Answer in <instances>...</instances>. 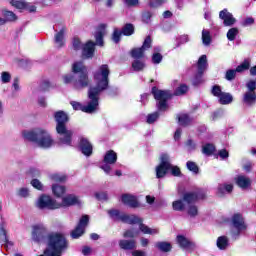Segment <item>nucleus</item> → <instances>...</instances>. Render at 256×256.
I'll return each mask as SVG.
<instances>
[{"mask_svg":"<svg viewBox=\"0 0 256 256\" xmlns=\"http://www.w3.org/2000/svg\"><path fill=\"white\" fill-rule=\"evenodd\" d=\"M109 75H111L109 65L102 64L99 69L93 73L96 86L88 89V99H90V101L86 106H83L81 102L71 101L70 105L73 107L74 111H82L83 113H95V111H97V107H99V95L109 89Z\"/></svg>","mask_w":256,"mask_h":256,"instance_id":"1","label":"nucleus"},{"mask_svg":"<svg viewBox=\"0 0 256 256\" xmlns=\"http://www.w3.org/2000/svg\"><path fill=\"white\" fill-rule=\"evenodd\" d=\"M189 91V86L187 84H180L175 90L174 93L171 90H161L157 86L152 87L151 94L153 95L158 111H167L169 109L168 101L173 99V97H181Z\"/></svg>","mask_w":256,"mask_h":256,"instance_id":"2","label":"nucleus"},{"mask_svg":"<svg viewBox=\"0 0 256 256\" xmlns=\"http://www.w3.org/2000/svg\"><path fill=\"white\" fill-rule=\"evenodd\" d=\"M72 73L78 76L75 78V76L72 74L64 75L63 81L66 85L72 83L74 89H77L78 91L81 89H87V87L91 85V79H89V70L87 69V66L83 64V62H75L72 65Z\"/></svg>","mask_w":256,"mask_h":256,"instance_id":"3","label":"nucleus"},{"mask_svg":"<svg viewBox=\"0 0 256 256\" xmlns=\"http://www.w3.org/2000/svg\"><path fill=\"white\" fill-rule=\"evenodd\" d=\"M54 119L56 122V133L60 135L59 143L61 145H67V147L73 146V130L67 129V123H69V115L59 110L54 113Z\"/></svg>","mask_w":256,"mask_h":256,"instance_id":"4","label":"nucleus"},{"mask_svg":"<svg viewBox=\"0 0 256 256\" xmlns=\"http://www.w3.org/2000/svg\"><path fill=\"white\" fill-rule=\"evenodd\" d=\"M69 249V240L62 233H50L48 236L47 248L44 250L45 256H61Z\"/></svg>","mask_w":256,"mask_h":256,"instance_id":"5","label":"nucleus"},{"mask_svg":"<svg viewBox=\"0 0 256 256\" xmlns=\"http://www.w3.org/2000/svg\"><path fill=\"white\" fill-rule=\"evenodd\" d=\"M22 135L24 139L30 141V143H35L41 147V149H49L54 143L51 134L42 128H36L32 131H23Z\"/></svg>","mask_w":256,"mask_h":256,"instance_id":"6","label":"nucleus"},{"mask_svg":"<svg viewBox=\"0 0 256 256\" xmlns=\"http://www.w3.org/2000/svg\"><path fill=\"white\" fill-rule=\"evenodd\" d=\"M207 65V55L200 56L197 62V73L192 80V85L195 87L203 83V75L205 74V71H207Z\"/></svg>","mask_w":256,"mask_h":256,"instance_id":"7","label":"nucleus"},{"mask_svg":"<svg viewBox=\"0 0 256 256\" xmlns=\"http://www.w3.org/2000/svg\"><path fill=\"white\" fill-rule=\"evenodd\" d=\"M38 208L55 211V209H61V203H58L57 200L47 194H42L38 199Z\"/></svg>","mask_w":256,"mask_h":256,"instance_id":"8","label":"nucleus"},{"mask_svg":"<svg viewBox=\"0 0 256 256\" xmlns=\"http://www.w3.org/2000/svg\"><path fill=\"white\" fill-rule=\"evenodd\" d=\"M49 230L42 224H36L32 227V240L35 243H43V241H49Z\"/></svg>","mask_w":256,"mask_h":256,"instance_id":"9","label":"nucleus"},{"mask_svg":"<svg viewBox=\"0 0 256 256\" xmlns=\"http://www.w3.org/2000/svg\"><path fill=\"white\" fill-rule=\"evenodd\" d=\"M207 199V194L203 189H196L195 191L185 192L182 196V201L187 205H193L199 200Z\"/></svg>","mask_w":256,"mask_h":256,"instance_id":"10","label":"nucleus"},{"mask_svg":"<svg viewBox=\"0 0 256 256\" xmlns=\"http://www.w3.org/2000/svg\"><path fill=\"white\" fill-rule=\"evenodd\" d=\"M89 225V215H83L74 230L71 231L70 235L72 239H79L85 234V227Z\"/></svg>","mask_w":256,"mask_h":256,"instance_id":"11","label":"nucleus"},{"mask_svg":"<svg viewBox=\"0 0 256 256\" xmlns=\"http://www.w3.org/2000/svg\"><path fill=\"white\" fill-rule=\"evenodd\" d=\"M139 225V229L140 231L144 234V235H159V229L157 228H149V226L145 225L143 223V219L139 218L137 215L133 216V219L130 221V225Z\"/></svg>","mask_w":256,"mask_h":256,"instance_id":"12","label":"nucleus"},{"mask_svg":"<svg viewBox=\"0 0 256 256\" xmlns=\"http://www.w3.org/2000/svg\"><path fill=\"white\" fill-rule=\"evenodd\" d=\"M108 215L113 221H122V223H128V225H131V220L135 217V215L121 214L117 209L108 210Z\"/></svg>","mask_w":256,"mask_h":256,"instance_id":"13","label":"nucleus"},{"mask_svg":"<svg viewBox=\"0 0 256 256\" xmlns=\"http://www.w3.org/2000/svg\"><path fill=\"white\" fill-rule=\"evenodd\" d=\"M78 150L85 157H91L93 155V144L90 143L89 139L81 137L78 142Z\"/></svg>","mask_w":256,"mask_h":256,"instance_id":"14","label":"nucleus"},{"mask_svg":"<svg viewBox=\"0 0 256 256\" xmlns=\"http://www.w3.org/2000/svg\"><path fill=\"white\" fill-rule=\"evenodd\" d=\"M231 223L238 234L241 233V231H245L247 229L245 218H243V214L241 213H235L231 218Z\"/></svg>","mask_w":256,"mask_h":256,"instance_id":"15","label":"nucleus"},{"mask_svg":"<svg viewBox=\"0 0 256 256\" xmlns=\"http://www.w3.org/2000/svg\"><path fill=\"white\" fill-rule=\"evenodd\" d=\"M176 241H177L180 249H185L189 253H193V251H195V249H197V246L195 245V243L193 241L187 239V237H185L183 235H178L176 238Z\"/></svg>","mask_w":256,"mask_h":256,"instance_id":"16","label":"nucleus"},{"mask_svg":"<svg viewBox=\"0 0 256 256\" xmlns=\"http://www.w3.org/2000/svg\"><path fill=\"white\" fill-rule=\"evenodd\" d=\"M219 18L223 21L225 27H231L232 25H235L237 21L227 8H224L219 12Z\"/></svg>","mask_w":256,"mask_h":256,"instance_id":"17","label":"nucleus"},{"mask_svg":"<svg viewBox=\"0 0 256 256\" xmlns=\"http://www.w3.org/2000/svg\"><path fill=\"white\" fill-rule=\"evenodd\" d=\"M95 42L93 40H88L82 47V55L85 59H93L95 57Z\"/></svg>","mask_w":256,"mask_h":256,"instance_id":"18","label":"nucleus"},{"mask_svg":"<svg viewBox=\"0 0 256 256\" xmlns=\"http://www.w3.org/2000/svg\"><path fill=\"white\" fill-rule=\"evenodd\" d=\"M107 28V24H100L99 30L94 33L95 45L99 47H103L105 45V41L103 40L105 37V29Z\"/></svg>","mask_w":256,"mask_h":256,"instance_id":"19","label":"nucleus"},{"mask_svg":"<svg viewBox=\"0 0 256 256\" xmlns=\"http://www.w3.org/2000/svg\"><path fill=\"white\" fill-rule=\"evenodd\" d=\"M121 200L124 205H128L132 209H137V207H139V201L137 200V197L131 194H122Z\"/></svg>","mask_w":256,"mask_h":256,"instance_id":"20","label":"nucleus"},{"mask_svg":"<svg viewBox=\"0 0 256 256\" xmlns=\"http://www.w3.org/2000/svg\"><path fill=\"white\" fill-rule=\"evenodd\" d=\"M118 245L122 251H133L134 249H137V241L131 239V240H125L121 239L118 242Z\"/></svg>","mask_w":256,"mask_h":256,"instance_id":"21","label":"nucleus"},{"mask_svg":"<svg viewBox=\"0 0 256 256\" xmlns=\"http://www.w3.org/2000/svg\"><path fill=\"white\" fill-rule=\"evenodd\" d=\"M67 31V27L63 26L59 32L55 34L54 43L57 44V47L61 49V47H65V33Z\"/></svg>","mask_w":256,"mask_h":256,"instance_id":"22","label":"nucleus"},{"mask_svg":"<svg viewBox=\"0 0 256 256\" xmlns=\"http://www.w3.org/2000/svg\"><path fill=\"white\" fill-rule=\"evenodd\" d=\"M234 181L240 189H249L251 187V178L239 175L234 178Z\"/></svg>","mask_w":256,"mask_h":256,"instance_id":"23","label":"nucleus"},{"mask_svg":"<svg viewBox=\"0 0 256 256\" xmlns=\"http://www.w3.org/2000/svg\"><path fill=\"white\" fill-rule=\"evenodd\" d=\"M61 207H73V205H79V198L73 194H69L62 198Z\"/></svg>","mask_w":256,"mask_h":256,"instance_id":"24","label":"nucleus"},{"mask_svg":"<svg viewBox=\"0 0 256 256\" xmlns=\"http://www.w3.org/2000/svg\"><path fill=\"white\" fill-rule=\"evenodd\" d=\"M171 169V166H167L165 163H159L158 166H156V178L157 179H163L167 176V173H169Z\"/></svg>","mask_w":256,"mask_h":256,"instance_id":"25","label":"nucleus"},{"mask_svg":"<svg viewBox=\"0 0 256 256\" xmlns=\"http://www.w3.org/2000/svg\"><path fill=\"white\" fill-rule=\"evenodd\" d=\"M177 120L179 125H181V127H189L193 125V118L189 116V114L187 113L178 115Z\"/></svg>","mask_w":256,"mask_h":256,"instance_id":"26","label":"nucleus"},{"mask_svg":"<svg viewBox=\"0 0 256 256\" xmlns=\"http://www.w3.org/2000/svg\"><path fill=\"white\" fill-rule=\"evenodd\" d=\"M155 247L158 249V251H161V253H171L173 249V245L167 241L156 242Z\"/></svg>","mask_w":256,"mask_h":256,"instance_id":"27","label":"nucleus"},{"mask_svg":"<svg viewBox=\"0 0 256 256\" xmlns=\"http://www.w3.org/2000/svg\"><path fill=\"white\" fill-rule=\"evenodd\" d=\"M103 163H108L110 165H115L117 163V154L113 150H108L103 158Z\"/></svg>","mask_w":256,"mask_h":256,"instance_id":"28","label":"nucleus"},{"mask_svg":"<svg viewBox=\"0 0 256 256\" xmlns=\"http://www.w3.org/2000/svg\"><path fill=\"white\" fill-rule=\"evenodd\" d=\"M216 246L220 251H225L229 247V238L227 236H219L216 240Z\"/></svg>","mask_w":256,"mask_h":256,"instance_id":"29","label":"nucleus"},{"mask_svg":"<svg viewBox=\"0 0 256 256\" xmlns=\"http://www.w3.org/2000/svg\"><path fill=\"white\" fill-rule=\"evenodd\" d=\"M225 193H233V184H223L218 186V197H225Z\"/></svg>","mask_w":256,"mask_h":256,"instance_id":"30","label":"nucleus"},{"mask_svg":"<svg viewBox=\"0 0 256 256\" xmlns=\"http://www.w3.org/2000/svg\"><path fill=\"white\" fill-rule=\"evenodd\" d=\"M130 57H132V59H145V50L142 47L132 48Z\"/></svg>","mask_w":256,"mask_h":256,"instance_id":"31","label":"nucleus"},{"mask_svg":"<svg viewBox=\"0 0 256 256\" xmlns=\"http://www.w3.org/2000/svg\"><path fill=\"white\" fill-rule=\"evenodd\" d=\"M66 191H67V188H65V186H61L58 184L52 185V193L57 198L63 197V195H65Z\"/></svg>","mask_w":256,"mask_h":256,"instance_id":"32","label":"nucleus"},{"mask_svg":"<svg viewBox=\"0 0 256 256\" xmlns=\"http://www.w3.org/2000/svg\"><path fill=\"white\" fill-rule=\"evenodd\" d=\"M243 103L246 105H255L256 103V93L255 92H246L243 97Z\"/></svg>","mask_w":256,"mask_h":256,"instance_id":"33","label":"nucleus"},{"mask_svg":"<svg viewBox=\"0 0 256 256\" xmlns=\"http://www.w3.org/2000/svg\"><path fill=\"white\" fill-rule=\"evenodd\" d=\"M218 99L220 105H230V103H233V95L229 92H223Z\"/></svg>","mask_w":256,"mask_h":256,"instance_id":"34","label":"nucleus"},{"mask_svg":"<svg viewBox=\"0 0 256 256\" xmlns=\"http://www.w3.org/2000/svg\"><path fill=\"white\" fill-rule=\"evenodd\" d=\"M120 31L124 37H131L135 33V26L131 23H126Z\"/></svg>","mask_w":256,"mask_h":256,"instance_id":"35","label":"nucleus"},{"mask_svg":"<svg viewBox=\"0 0 256 256\" xmlns=\"http://www.w3.org/2000/svg\"><path fill=\"white\" fill-rule=\"evenodd\" d=\"M216 148L215 145L211 144V143H207L206 145H204L202 147V153L204 155H206L207 157H211V155H213V153H215Z\"/></svg>","mask_w":256,"mask_h":256,"instance_id":"36","label":"nucleus"},{"mask_svg":"<svg viewBox=\"0 0 256 256\" xmlns=\"http://www.w3.org/2000/svg\"><path fill=\"white\" fill-rule=\"evenodd\" d=\"M132 69L136 72L143 71L145 69V62L141 59H134Z\"/></svg>","mask_w":256,"mask_h":256,"instance_id":"37","label":"nucleus"},{"mask_svg":"<svg viewBox=\"0 0 256 256\" xmlns=\"http://www.w3.org/2000/svg\"><path fill=\"white\" fill-rule=\"evenodd\" d=\"M2 15L4 19H6V22L13 23L14 21H17V15L14 14L13 11L3 10Z\"/></svg>","mask_w":256,"mask_h":256,"instance_id":"38","label":"nucleus"},{"mask_svg":"<svg viewBox=\"0 0 256 256\" xmlns=\"http://www.w3.org/2000/svg\"><path fill=\"white\" fill-rule=\"evenodd\" d=\"M139 236V230H135V228L128 229L123 233L124 239H135V237Z\"/></svg>","mask_w":256,"mask_h":256,"instance_id":"39","label":"nucleus"},{"mask_svg":"<svg viewBox=\"0 0 256 256\" xmlns=\"http://www.w3.org/2000/svg\"><path fill=\"white\" fill-rule=\"evenodd\" d=\"M10 5L15 9H27V2L23 0H10Z\"/></svg>","mask_w":256,"mask_h":256,"instance_id":"40","label":"nucleus"},{"mask_svg":"<svg viewBox=\"0 0 256 256\" xmlns=\"http://www.w3.org/2000/svg\"><path fill=\"white\" fill-rule=\"evenodd\" d=\"M237 35H239V29L236 27L230 28L227 32L228 41H235V39L237 38Z\"/></svg>","mask_w":256,"mask_h":256,"instance_id":"41","label":"nucleus"},{"mask_svg":"<svg viewBox=\"0 0 256 256\" xmlns=\"http://www.w3.org/2000/svg\"><path fill=\"white\" fill-rule=\"evenodd\" d=\"M249 67H251V63L249 62V60H244L243 63L238 65L235 70L236 73H243V71L249 70Z\"/></svg>","mask_w":256,"mask_h":256,"instance_id":"42","label":"nucleus"},{"mask_svg":"<svg viewBox=\"0 0 256 256\" xmlns=\"http://www.w3.org/2000/svg\"><path fill=\"white\" fill-rule=\"evenodd\" d=\"M186 167H187L188 171H191L195 175H199V166L197 165V163H195L193 161H188L186 163Z\"/></svg>","mask_w":256,"mask_h":256,"instance_id":"43","label":"nucleus"},{"mask_svg":"<svg viewBox=\"0 0 256 256\" xmlns=\"http://www.w3.org/2000/svg\"><path fill=\"white\" fill-rule=\"evenodd\" d=\"M72 47L74 51H81L83 47V43L81 42V39L78 36H75L72 40Z\"/></svg>","mask_w":256,"mask_h":256,"instance_id":"44","label":"nucleus"},{"mask_svg":"<svg viewBox=\"0 0 256 256\" xmlns=\"http://www.w3.org/2000/svg\"><path fill=\"white\" fill-rule=\"evenodd\" d=\"M170 173L172 177H182L183 173H181V168L179 166H175L173 164L170 165Z\"/></svg>","mask_w":256,"mask_h":256,"instance_id":"45","label":"nucleus"},{"mask_svg":"<svg viewBox=\"0 0 256 256\" xmlns=\"http://www.w3.org/2000/svg\"><path fill=\"white\" fill-rule=\"evenodd\" d=\"M172 207L174 211H185V203H183V200L174 201Z\"/></svg>","mask_w":256,"mask_h":256,"instance_id":"46","label":"nucleus"},{"mask_svg":"<svg viewBox=\"0 0 256 256\" xmlns=\"http://www.w3.org/2000/svg\"><path fill=\"white\" fill-rule=\"evenodd\" d=\"M235 77H237V70L229 69L225 73V80L226 81H235Z\"/></svg>","mask_w":256,"mask_h":256,"instance_id":"47","label":"nucleus"},{"mask_svg":"<svg viewBox=\"0 0 256 256\" xmlns=\"http://www.w3.org/2000/svg\"><path fill=\"white\" fill-rule=\"evenodd\" d=\"M50 179L54 181L55 183H65L67 181L66 175H59V174H52L50 176Z\"/></svg>","mask_w":256,"mask_h":256,"instance_id":"48","label":"nucleus"},{"mask_svg":"<svg viewBox=\"0 0 256 256\" xmlns=\"http://www.w3.org/2000/svg\"><path fill=\"white\" fill-rule=\"evenodd\" d=\"M202 42L204 45H211V32L208 30L202 31Z\"/></svg>","mask_w":256,"mask_h":256,"instance_id":"49","label":"nucleus"},{"mask_svg":"<svg viewBox=\"0 0 256 256\" xmlns=\"http://www.w3.org/2000/svg\"><path fill=\"white\" fill-rule=\"evenodd\" d=\"M151 17H153V13L151 11H148V10L143 11L141 16L142 23H146V24L151 23Z\"/></svg>","mask_w":256,"mask_h":256,"instance_id":"50","label":"nucleus"},{"mask_svg":"<svg viewBox=\"0 0 256 256\" xmlns=\"http://www.w3.org/2000/svg\"><path fill=\"white\" fill-rule=\"evenodd\" d=\"M121 35H123L121 30H119L118 28H114L113 33H112V41L114 43H120Z\"/></svg>","mask_w":256,"mask_h":256,"instance_id":"51","label":"nucleus"},{"mask_svg":"<svg viewBox=\"0 0 256 256\" xmlns=\"http://www.w3.org/2000/svg\"><path fill=\"white\" fill-rule=\"evenodd\" d=\"M211 95H213V97H217L219 99L223 95V90H221V87L216 84V85L212 86Z\"/></svg>","mask_w":256,"mask_h":256,"instance_id":"52","label":"nucleus"},{"mask_svg":"<svg viewBox=\"0 0 256 256\" xmlns=\"http://www.w3.org/2000/svg\"><path fill=\"white\" fill-rule=\"evenodd\" d=\"M141 47L144 51H146V49H151L153 47V40L149 35L146 36Z\"/></svg>","mask_w":256,"mask_h":256,"instance_id":"53","label":"nucleus"},{"mask_svg":"<svg viewBox=\"0 0 256 256\" xmlns=\"http://www.w3.org/2000/svg\"><path fill=\"white\" fill-rule=\"evenodd\" d=\"M157 119H159V112H154L152 114H148L147 123L149 125H153V123H155V121H157Z\"/></svg>","mask_w":256,"mask_h":256,"instance_id":"54","label":"nucleus"},{"mask_svg":"<svg viewBox=\"0 0 256 256\" xmlns=\"http://www.w3.org/2000/svg\"><path fill=\"white\" fill-rule=\"evenodd\" d=\"M163 61V55L159 52H156L152 55V63L154 65H159Z\"/></svg>","mask_w":256,"mask_h":256,"instance_id":"55","label":"nucleus"},{"mask_svg":"<svg viewBox=\"0 0 256 256\" xmlns=\"http://www.w3.org/2000/svg\"><path fill=\"white\" fill-rule=\"evenodd\" d=\"M188 215L190 217H197L199 215V209L197 208L196 205H190L188 208Z\"/></svg>","mask_w":256,"mask_h":256,"instance_id":"56","label":"nucleus"},{"mask_svg":"<svg viewBox=\"0 0 256 256\" xmlns=\"http://www.w3.org/2000/svg\"><path fill=\"white\" fill-rule=\"evenodd\" d=\"M165 3V0H150L149 7L152 9H157V7H161Z\"/></svg>","mask_w":256,"mask_h":256,"instance_id":"57","label":"nucleus"},{"mask_svg":"<svg viewBox=\"0 0 256 256\" xmlns=\"http://www.w3.org/2000/svg\"><path fill=\"white\" fill-rule=\"evenodd\" d=\"M31 185L34 187V189H37L38 191H43V184L39 179H32L31 180Z\"/></svg>","mask_w":256,"mask_h":256,"instance_id":"58","label":"nucleus"},{"mask_svg":"<svg viewBox=\"0 0 256 256\" xmlns=\"http://www.w3.org/2000/svg\"><path fill=\"white\" fill-rule=\"evenodd\" d=\"M7 230L3 226L0 227V243H7Z\"/></svg>","mask_w":256,"mask_h":256,"instance_id":"59","label":"nucleus"},{"mask_svg":"<svg viewBox=\"0 0 256 256\" xmlns=\"http://www.w3.org/2000/svg\"><path fill=\"white\" fill-rule=\"evenodd\" d=\"M246 87L248 89V93H255L256 90V81L250 80L247 82Z\"/></svg>","mask_w":256,"mask_h":256,"instance_id":"60","label":"nucleus"},{"mask_svg":"<svg viewBox=\"0 0 256 256\" xmlns=\"http://www.w3.org/2000/svg\"><path fill=\"white\" fill-rule=\"evenodd\" d=\"M160 163H165L167 166H171V160L169 158V154H161L160 156Z\"/></svg>","mask_w":256,"mask_h":256,"instance_id":"61","label":"nucleus"},{"mask_svg":"<svg viewBox=\"0 0 256 256\" xmlns=\"http://www.w3.org/2000/svg\"><path fill=\"white\" fill-rule=\"evenodd\" d=\"M185 145L190 151H195L197 149V144L195 143V141H193V139H188L185 142Z\"/></svg>","mask_w":256,"mask_h":256,"instance_id":"62","label":"nucleus"},{"mask_svg":"<svg viewBox=\"0 0 256 256\" xmlns=\"http://www.w3.org/2000/svg\"><path fill=\"white\" fill-rule=\"evenodd\" d=\"M40 89L41 91H49V89H51V82L49 80H43Z\"/></svg>","mask_w":256,"mask_h":256,"instance_id":"63","label":"nucleus"},{"mask_svg":"<svg viewBox=\"0 0 256 256\" xmlns=\"http://www.w3.org/2000/svg\"><path fill=\"white\" fill-rule=\"evenodd\" d=\"M1 81L2 83H9L11 81V74L9 72H2Z\"/></svg>","mask_w":256,"mask_h":256,"instance_id":"64","label":"nucleus"}]
</instances>
